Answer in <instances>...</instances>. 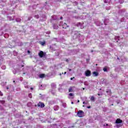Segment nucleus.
I'll list each match as a JSON object with an SVG mask.
<instances>
[{
	"instance_id": "f257e3e1",
	"label": "nucleus",
	"mask_w": 128,
	"mask_h": 128,
	"mask_svg": "<svg viewBox=\"0 0 128 128\" xmlns=\"http://www.w3.org/2000/svg\"><path fill=\"white\" fill-rule=\"evenodd\" d=\"M84 112L82 110H79L77 112V116L78 118H84Z\"/></svg>"
},
{
	"instance_id": "f03ea898",
	"label": "nucleus",
	"mask_w": 128,
	"mask_h": 128,
	"mask_svg": "<svg viewBox=\"0 0 128 128\" xmlns=\"http://www.w3.org/2000/svg\"><path fill=\"white\" fill-rule=\"evenodd\" d=\"M84 74L86 76H92V72L90 70H86L85 71Z\"/></svg>"
},
{
	"instance_id": "7ed1b4c3",
	"label": "nucleus",
	"mask_w": 128,
	"mask_h": 128,
	"mask_svg": "<svg viewBox=\"0 0 128 128\" xmlns=\"http://www.w3.org/2000/svg\"><path fill=\"white\" fill-rule=\"evenodd\" d=\"M46 52H44L42 51H40V52L38 53V56L40 58H44V56H46Z\"/></svg>"
},
{
	"instance_id": "20e7f679",
	"label": "nucleus",
	"mask_w": 128,
	"mask_h": 128,
	"mask_svg": "<svg viewBox=\"0 0 128 128\" xmlns=\"http://www.w3.org/2000/svg\"><path fill=\"white\" fill-rule=\"evenodd\" d=\"M122 120H120V118H117L116 120L115 123L118 124H122Z\"/></svg>"
},
{
	"instance_id": "39448f33",
	"label": "nucleus",
	"mask_w": 128,
	"mask_h": 128,
	"mask_svg": "<svg viewBox=\"0 0 128 128\" xmlns=\"http://www.w3.org/2000/svg\"><path fill=\"white\" fill-rule=\"evenodd\" d=\"M38 106H40V108H44V104L42 102H39V103L38 104Z\"/></svg>"
},
{
	"instance_id": "423d86ee",
	"label": "nucleus",
	"mask_w": 128,
	"mask_h": 128,
	"mask_svg": "<svg viewBox=\"0 0 128 128\" xmlns=\"http://www.w3.org/2000/svg\"><path fill=\"white\" fill-rule=\"evenodd\" d=\"M62 26V28H64L65 30L66 28H68V24H66V23H64Z\"/></svg>"
},
{
	"instance_id": "0eeeda50",
	"label": "nucleus",
	"mask_w": 128,
	"mask_h": 128,
	"mask_svg": "<svg viewBox=\"0 0 128 128\" xmlns=\"http://www.w3.org/2000/svg\"><path fill=\"white\" fill-rule=\"evenodd\" d=\"M39 78H46V74H40L39 76Z\"/></svg>"
},
{
	"instance_id": "6e6552de",
	"label": "nucleus",
	"mask_w": 128,
	"mask_h": 128,
	"mask_svg": "<svg viewBox=\"0 0 128 128\" xmlns=\"http://www.w3.org/2000/svg\"><path fill=\"white\" fill-rule=\"evenodd\" d=\"M53 28H54V30H58V26L56 24H54Z\"/></svg>"
},
{
	"instance_id": "1a4fd4ad",
	"label": "nucleus",
	"mask_w": 128,
	"mask_h": 128,
	"mask_svg": "<svg viewBox=\"0 0 128 128\" xmlns=\"http://www.w3.org/2000/svg\"><path fill=\"white\" fill-rule=\"evenodd\" d=\"M92 74H94V76H98V72H92Z\"/></svg>"
},
{
	"instance_id": "9d476101",
	"label": "nucleus",
	"mask_w": 128,
	"mask_h": 128,
	"mask_svg": "<svg viewBox=\"0 0 128 128\" xmlns=\"http://www.w3.org/2000/svg\"><path fill=\"white\" fill-rule=\"evenodd\" d=\"M68 92H74V90H72V87H70L68 88Z\"/></svg>"
},
{
	"instance_id": "9b49d317",
	"label": "nucleus",
	"mask_w": 128,
	"mask_h": 128,
	"mask_svg": "<svg viewBox=\"0 0 128 128\" xmlns=\"http://www.w3.org/2000/svg\"><path fill=\"white\" fill-rule=\"evenodd\" d=\"M90 100L92 102H94L96 100H94V96H92L90 98Z\"/></svg>"
},
{
	"instance_id": "f8f14e48",
	"label": "nucleus",
	"mask_w": 128,
	"mask_h": 128,
	"mask_svg": "<svg viewBox=\"0 0 128 128\" xmlns=\"http://www.w3.org/2000/svg\"><path fill=\"white\" fill-rule=\"evenodd\" d=\"M116 126L117 128H122V124H116Z\"/></svg>"
},
{
	"instance_id": "ddd939ff",
	"label": "nucleus",
	"mask_w": 128,
	"mask_h": 128,
	"mask_svg": "<svg viewBox=\"0 0 128 128\" xmlns=\"http://www.w3.org/2000/svg\"><path fill=\"white\" fill-rule=\"evenodd\" d=\"M40 44H41V46H44V44H46V42H40Z\"/></svg>"
},
{
	"instance_id": "4468645a",
	"label": "nucleus",
	"mask_w": 128,
	"mask_h": 128,
	"mask_svg": "<svg viewBox=\"0 0 128 128\" xmlns=\"http://www.w3.org/2000/svg\"><path fill=\"white\" fill-rule=\"evenodd\" d=\"M0 104H6V101L2 100H0Z\"/></svg>"
},
{
	"instance_id": "2eb2a0df",
	"label": "nucleus",
	"mask_w": 128,
	"mask_h": 128,
	"mask_svg": "<svg viewBox=\"0 0 128 128\" xmlns=\"http://www.w3.org/2000/svg\"><path fill=\"white\" fill-rule=\"evenodd\" d=\"M68 96H73L74 98V94H72V93H70L68 94Z\"/></svg>"
},
{
	"instance_id": "dca6fc26",
	"label": "nucleus",
	"mask_w": 128,
	"mask_h": 128,
	"mask_svg": "<svg viewBox=\"0 0 128 128\" xmlns=\"http://www.w3.org/2000/svg\"><path fill=\"white\" fill-rule=\"evenodd\" d=\"M82 26V24L80 22L77 23L76 26Z\"/></svg>"
},
{
	"instance_id": "f3484780",
	"label": "nucleus",
	"mask_w": 128,
	"mask_h": 128,
	"mask_svg": "<svg viewBox=\"0 0 128 128\" xmlns=\"http://www.w3.org/2000/svg\"><path fill=\"white\" fill-rule=\"evenodd\" d=\"M103 70L104 72H108V68H104Z\"/></svg>"
},
{
	"instance_id": "a211bd4d",
	"label": "nucleus",
	"mask_w": 128,
	"mask_h": 128,
	"mask_svg": "<svg viewBox=\"0 0 128 128\" xmlns=\"http://www.w3.org/2000/svg\"><path fill=\"white\" fill-rule=\"evenodd\" d=\"M34 18H40V16L38 15H36L34 16Z\"/></svg>"
},
{
	"instance_id": "6ab92c4d",
	"label": "nucleus",
	"mask_w": 128,
	"mask_h": 128,
	"mask_svg": "<svg viewBox=\"0 0 128 128\" xmlns=\"http://www.w3.org/2000/svg\"><path fill=\"white\" fill-rule=\"evenodd\" d=\"M28 96L30 98H32V94H29Z\"/></svg>"
},
{
	"instance_id": "aec40b11",
	"label": "nucleus",
	"mask_w": 128,
	"mask_h": 128,
	"mask_svg": "<svg viewBox=\"0 0 128 128\" xmlns=\"http://www.w3.org/2000/svg\"><path fill=\"white\" fill-rule=\"evenodd\" d=\"M106 92H107V93L110 92V94H112V90H107V91H106Z\"/></svg>"
},
{
	"instance_id": "412c9836",
	"label": "nucleus",
	"mask_w": 128,
	"mask_h": 128,
	"mask_svg": "<svg viewBox=\"0 0 128 128\" xmlns=\"http://www.w3.org/2000/svg\"><path fill=\"white\" fill-rule=\"evenodd\" d=\"M0 96H4V94L0 91Z\"/></svg>"
},
{
	"instance_id": "4be33fe9",
	"label": "nucleus",
	"mask_w": 128,
	"mask_h": 128,
	"mask_svg": "<svg viewBox=\"0 0 128 128\" xmlns=\"http://www.w3.org/2000/svg\"><path fill=\"white\" fill-rule=\"evenodd\" d=\"M74 77L71 78H70V80H74Z\"/></svg>"
},
{
	"instance_id": "5701e85b",
	"label": "nucleus",
	"mask_w": 128,
	"mask_h": 128,
	"mask_svg": "<svg viewBox=\"0 0 128 128\" xmlns=\"http://www.w3.org/2000/svg\"><path fill=\"white\" fill-rule=\"evenodd\" d=\"M66 62H68V59H66Z\"/></svg>"
},
{
	"instance_id": "b1692460",
	"label": "nucleus",
	"mask_w": 128,
	"mask_h": 128,
	"mask_svg": "<svg viewBox=\"0 0 128 128\" xmlns=\"http://www.w3.org/2000/svg\"><path fill=\"white\" fill-rule=\"evenodd\" d=\"M87 108H90V106H88Z\"/></svg>"
},
{
	"instance_id": "393cba45",
	"label": "nucleus",
	"mask_w": 128,
	"mask_h": 128,
	"mask_svg": "<svg viewBox=\"0 0 128 128\" xmlns=\"http://www.w3.org/2000/svg\"><path fill=\"white\" fill-rule=\"evenodd\" d=\"M60 20H62V16H61V17L60 18Z\"/></svg>"
},
{
	"instance_id": "a878e982",
	"label": "nucleus",
	"mask_w": 128,
	"mask_h": 128,
	"mask_svg": "<svg viewBox=\"0 0 128 128\" xmlns=\"http://www.w3.org/2000/svg\"><path fill=\"white\" fill-rule=\"evenodd\" d=\"M30 90H34V88H30Z\"/></svg>"
},
{
	"instance_id": "bb28decb",
	"label": "nucleus",
	"mask_w": 128,
	"mask_h": 128,
	"mask_svg": "<svg viewBox=\"0 0 128 128\" xmlns=\"http://www.w3.org/2000/svg\"><path fill=\"white\" fill-rule=\"evenodd\" d=\"M8 88H9L8 86H7L6 87V90H8Z\"/></svg>"
},
{
	"instance_id": "cd10ccee",
	"label": "nucleus",
	"mask_w": 128,
	"mask_h": 128,
	"mask_svg": "<svg viewBox=\"0 0 128 128\" xmlns=\"http://www.w3.org/2000/svg\"><path fill=\"white\" fill-rule=\"evenodd\" d=\"M64 74H66V72H64Z\"/></svg>"
},
{
	"instance_id": "c85d7f7f",
	"label": "nucleus",
	"mask_w": 128,
	"mask_h": 128,
	"mask_svg": "<svg viewBox=\"0 0 128 128\" xmlns=\"http://www.w3.org/2000/svg\"><path fill=\"white\" fill-rule=\"evenodd\" d=\"M13 82H14V84H16V81H15V80H14V81H13Z\"/></svg>"
},
{
	"instance_id": "c756f323",
	"label": "nucleus",
	"mask_w": 128,
	"mask_h": 128,
	"mask_svg": "<svg viewBox=\"0 0 128 128\" xmlns=\"http://www.w3.org/2000/svg\"><path fill=\"white\" fill-rule=\"evenodd\" d=\"M86 104V102H84L83 104Z\"/></svg>"
},
{
	"instance_id": "7c9ffc66",
	"label": "nucleus",
	"mask_w": 128,
	"mask_h": 128,
	"mask_svg": "<svg viewBox=\"0 0 128 128\" xmlns=\"http://www.w3.org/2000/svg\"><path fill=\"white\" fill-rule=\"evenodd\" d=\"M70 72H72V69L69 70Z\"/></svg>"
},
{
	"instance_id": "2f4dec72",
	"label": "nucleus",
	"mask_w": 128,
	"mask_h": 128,
	"mask_svg": "<svg viewBox=\"0 0 128 128\" xmlns=\"http://www.w3.org/2000/svg\"><path fill=\"white\" fill-rule=\"evenodd\" d=\"M98 96H100V94H98Z\"/></svg>"
},
{
	"instance_id": "473e14b6",
	"label": "nucleus",
	"mask_w": 128,
	"mask_h": 128,
	"mask_svg": "<svg viewBox=\"0 0 128 128\" xmlns=\"http://www.w3.org/2000/svg\"><path fill=\"white\" fill-rule=\"evenodd\" d=\"M24 65H22V68H24Z\"/></svg>"
},
{
	"instance_id": "72a5a7b5",
	"label": "nucleus",
	"mask_w": 128,
	"mask_h": 128,
	"mask_svg": "<svg viewBox=\"0 0 128 128\" xmlns=\"http://www.w3.org/2000/svg\"><path fill=\"white\" fill-rule=\"evenodd\" d=\"M78 102H80V100H78Z\"/></svg>"
},
{
	"instance_id": "f704fd0d",
	"label": "nucleus",
	"mask_w": 128,
	"mask_h": 128,
	"mask_svg": "<svg viewBox=\"0 0 128 128\" xmlns=\"http://www.w3.org/2000/svg\"><path fill=\"white\" fill-rule=\"evenodd\" d=\"M106 126H108V124H106Z\"/></svg>"
},
{
	"instance_id": "c9c22d12",
	"label": "nucleus",
	"mask_w": 128,
	"mask_h": 128,
	"mask_svg": "<svg viewBox=\"0 0 128 128\" xmlns=\"http://www.w3.org/2000/svg\"><path fill=\"white\" fill-rule=\"evenodd\" d=\"M28 52H30V50H28Z\"/></svg>"
},
{
	"instance_id": "e433bc0d",
	"label": "nucleus",
	"mask_w": 128,
	"mask_h": 128,
	"mask_svg": "<svg viewBox=\"0 0 128 128\" xmlns=\"http://www.w3.org/2000/svg\"><path fill=\"white\" fill-rule=\"evenodd\" d=\"M60 76H62V73H60Z\"/></svg>"
},
{
	"instance_id": "4c0bfd02",
	"label": "nucleus",
	"mask_w": 128,
	"mask_h": 128,
	"mask_svg": "<svg viewBox=\"0 0 128 128\" xmlns=\"http://www.w3.org/2000/svg\"><path fill=\"white\" fill-rule=\"evenodd\" d=\"M62 74H64V72H62Z\"/></svg>"
},
{
	"instance_id": "58836bf2",
	"label": "nucleus",
	"mask_w": 128,
	"mask_h": 128,
	"mask_svg": "<svg viewBox=\"0 0 128 128\" xmlns=\"http://www.w3.org/2000/svg\"><path fill=\"white\" fill-rule=\"evenodd\" d=\"M72 104H74V102H72Z\"/></svg>"
},
{
	"instance_id": "ea45409f",
	"label": "nucleus",
	"mask_w": 128,
	"mask_h": 128,
	"mask_svg": "<svg viewBox=\"0 0 128 128\" xmlns=\"http://www.w3.org/2000/svg\"><path fill=\"white\" fill-rule=\"evenodd\" d=\"M83 90H84V88H83Z\"/></svg>"
}]
</instances>
